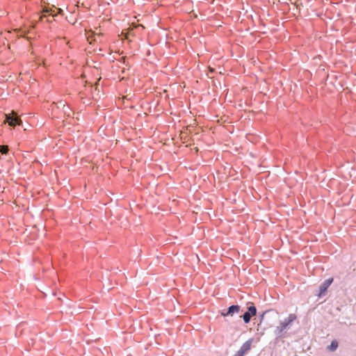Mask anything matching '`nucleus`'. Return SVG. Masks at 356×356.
I'll return each mask as SVG.
<instances>
[{"label": "nucleus", "instance_id": "nucleus-1", "mask_svg": "<svg viewBox=\"0 0 356 356\" xmlns=\"http://www.w3.org/2000/svg\"><path fill=\"white\" fill-rule=\"evenodd\" d=\"M297 319V316L295 314H290L287 318L280 322L274 330V334L276 339H283L286 337V331L291 328L292 323Z\"/></svg>", "mask_w": 356, "mask_h": 356}, {"label": "nucleus", "instance_id": "nucleus-2", "mask_svg": "<svg viewBox=\"0 0 356 356\" xmlns=\"http://www.w3.org/2000/svg\"><path fill=\"white\" fill-rule=\"evenodd\" d=\"M6 122L9 126L15 127L17 125H20L22 123V120L15 112L6 115Z\"/></svg>", "mask_w": 356, "mask_h": 356}, {"label": "nucleus", "instance_id": "nucleus-3", "mask_svg": "<svg viewBox=\"0 0 356 356\" xmlns=\"http://www.w3.org/2000/svg\"><path fill=\"white\" fill-rule=\"evenodd\" d=\"M333 280L334 279L332 277H330L321 284L319 286V291L318 293V297H322L325 295L327 289L332 284Z\"/></svg>", "mask_w": 356, "mask_h": 356}, {"label": "nucleus", "instance_id": "nucleus-4", "mask_svg": "<svg viewBox=\"0 0 356 356\" xmlns=\"http://www.w3.org/2000/svg\"><path fill=\"white\" fill-rule=\"evenodd\" d=\"M252 339L246 341L234 356H244L251 348Z\"/></svg>", "mask_w": 356, "mask_h": 356}, {"label": "nucleus", "instance_id": "nucleus-5", "mask_svg": "<svg viewBox=\"0 0 356 356\" xmlns=\"http://www.w3.org/2000/svg\"><path fill=\"white\" fill-rule=\"evenodd\" d=\"M241 307L238 305H231L226 311H222L221 315L222 316H232L234 314L238 313Z\"/></svg>", "mask_w": 356, "mask_h": 356}, {"label": "nucleus", "instance_id": "nucleus-6", "mask_svg": "<svg viewBox=\"0 0 356 356\" xmlns=\"http://www.w3.org/2000/svg\"><path fill=\"white\" fill-rule=\"evenodd\" d=\"M247 312L251 315V316H254L257 314V308L254 305H252L248 307Z\"/></svg>", "mask_w": 356, "mask_h": 356}, {"label": "nucleus", "instance_id": "nucleus-7", "mask_svg": "<svg viewBox=\"0 0 356 356\" xmlns=\"http://www.w3.org/2000/svg\"><path fill=\"white\" fill-rule=\"evenodd\" d=\"M242 318L245 323H250L252 316L248 312H245L242 316Z\"/></svg>", "mask_w": 356, "mask_h": 356}, {"label": "nucleus", "instance_id": "nucleus-8", "mask_svg": "<svg viewBox=\"0 0 356 356\" xmlns=\"http://www.w3.org/2000/svg\"><path fill=\"white\" fill-rule=\"evenodd\" d=\"M338 347V343L336 341H332L328 347L331 351H334Z\"/></svg>", "mask_w": 356, "mask_h": 356}, {"label": "nucleus", "instance_id": "nucleus-9", "mask_svg": "<svg viewBox=\"0 0 356 356\" xmlns=\"http://www.w3.org/2000/svg\"><path fill=\"white\" fill-rule=\"evenodd\" d=\"M8 146H5V145L0 146V153H1L2 154H6L8 153Z\"/></svg>", "mask_w": 356, "mask_h": 356}, {"label": "nucleus", "instance_id": "nucleus-10", "mask_svg": "<svg viewBox=\"0 0 356 356\" xmlns=\"http://www.w3.org/2000/svg\"><path fill=\"white\" fill-rule=\"evenodd\" d=\"M44 13L49 14V15H51L52 17L55 16L56 14L54 13V10H52L50 8H46L44 10Z\"/></svg>", "mask_w": 356, "mask_h": 356}, {"label": "nucleus", "instance_id": "nucleus-11", "mask_svg": "<svg viewBox=\"0 0 356 356\" xmlns=\"http://www.w3.org/2000/svg\"><path fill=\"white\" fill-rule=\"evenodd\" d=\"M266 312H264L261 315V321H262L263 318H264V316Z\"/></svg>", "mask_w": 356, "mask_h": 356}]
</instances>
